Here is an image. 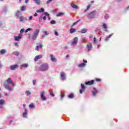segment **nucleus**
I'll use <instances>...</instances> for the list:
<instances>
[{
  "label": "nucleus",
  "mask_w": 129,
  "mask_h": 129,
  "mask_svg": "<svg viewBox=\"0 0 129 129\" xmlns=\"http://www.w3.org/2000/svg\"><path fill=\"white\" fill-rule=\"evenodd\" d=\"M81 86L82 89L80 90V93L82 94V93H83L85 91V86L83 84H81Z\"/></svg>",
  "instance_id": "8"
},
{
  "label": "nucleus",
  "mask_w": 129,
  "mask_h": 129,
  "mask_svg": "<svg viewBox=\"0 0 129 129\" xmlns=\"http://www.w3.org/2000/svg\"><path fill=\"white\" fill-rule=\"evenodd\" d=\"M27 115H28V110L26 108L25 109V112L23 113V117H27Z\"/></svg>",
  "instance_id": "16"
},
{
  "label": "nucleus",
  "mask_w": 129,
  "mask_h": 129,
  "mask_svg": "<svg viewBox=\"0 0 129 129\" xmlns=\"http://www.w3.org/2000/svg\"><path fill=\"white\" fill-rule=\"evenodd\" d=\"M63 15H64V13H59L56 15V17H61V16H63Z\"/></svg>",
  "instance_id": "34"
},
{
  "label": "nucleus",
  "mask_w": 129,
  "mask_h": 129,
  "mask_svg": "<svg viewBox=\"0 0 129 129\" xmlns=\"http://www.w3.org/2000/svg\"><path fill=\"white\" fill-rule=\"evenodd\" d=\"M95 81H96L97 82H100V81H101V79H95Z\"/></svg>",
  "instance_id": "39"
},
{
  "label": "nucleus",
  "mask_w": 129,
  "mask_h": 129,
  "mask_svg": "<svg viewBox=\"0 0 129 129\" xmlns=\"http://www.w3.org/2000/svg\"><path fill=\"white\" fill-rule=\"evenodd\" d=\"M32 19H33V17L32 16H30V17L29 18V21H31V20H32Z\"/></svg>",
  "instance_id": "54"
},
{
  "label": "nucleus",
  "mask_w": 129,
  "mask_h": 129,
  "mask_svg": "<svg viewBox=\"0 0 129 129\" xmlns=\"http://www.w3.org/2000/svg\"><path fill=\"white\" fill-rule=\"evenodd\" d=\"M44 11V8H41L40 10H37L36 12L37 13H43Z\"/></svg>",
  "instance_id": "29"
},
{
  "label": "nucleus",
  "mask_w": 129,
  "mask_h": 129,
  "mask_svg": "<svg viewBox=\"0 0 129 129\" xmlns=\"http://www.w3.org/2000/svg\"><path fill=\"white\" fill-rule=\"evenodd\" d=\"M85 84H86V85H93L94 84H95V81L94 80H92L88 82H85Z\"/></svg>",
  "instance_id": "4"
},
{
  "label": "nucleus",
  "mask_w": 129,
  "mask_h": 129,
  "mask_svg": "<svg viewBox=\"0 0 129 129\" xmlns=\"http://www.w3.org/2000/svg\"><path fill=\"white\" fill-rule=\"evenodd\" d=\"M6 104V101L4 99L0 100V108H3V105H5Z\"/></svg>",
  "instance_id": "9"
},
{
  "label": "nucleus",
  "mask_w": 129,
  "mask_h": 129,
  "mask_svg": "<svg viewBox=\"0 0 129 129\" xmlns=\"http://www.w3.org/2000/svg\"><path fill=\"white\" fill-rule=\"evenodd\" d=\"M43 20H44V21H46V19H47V17L46 16H44L42 18Z\"/></svg>",
  "instance_id": "52"
},
{
  "label": "nucleus",
  "mask_w": 129,
  "mask_h": 129,
  "mask_svg": "<svg viewBox=\"0 0 129 129\" xmlns=\"http://www.w3.org/2000/svg\"><path fill=\"white\" fill-rule=\"evenodd\" d=\"M19 68V66L18 64L12 65L10 67L11 70H15Z\"/></svg>",
  "instance_id": "10"
},
{
  "label": "nucleus",
  "mask_w": 129,
  "mask_h": 129,
  "mask_svg": "<svg viewBox=\"0 0 129 129\" xmlns=\"http://www.w3.org/2000/svg\"><path fill=\"white\" fill-rule=\"evenodd\" d=\"M97 40H96V37H94V41H93V43L94 44H95V43H96Z\"/></svg>",
  "instance_id": "44"
},
{
  "label": "nucleus",
  "mask_w": 129,
  "mask_h": 129,
  "mask_svg": "<svg viewBox=\"0 0 129 129\" xmlns=\"http://www.w3.org/2000/svg\"><path fill=\"white\" fill-rule=\"evenodd\" d=\"M41 58H42V55L36 56L34 58V61H37L38 59H41Z\"/></svg>",
  "instance_id": "19"
},
{
  "label": "nucleus",
  "mask_w": 129,
  "mask_h": 129,
  "mask_svg": "<svg viewBox=\"0 0 129 129\" xmlns=\"http://www.w3.org/2000/svg\"><path fill=\"white\" fill-rule=\"evenodd\" d=\"M5 96H9L10 95V94L7 93H6L5 94Z\"/></svg>",
  "instance_id": "53"
},
{
  "label": "nucleus",
  "mask_w": 129,
  "mask_h": 129,
  "mask_svg": "<svg viewBox=\"0 0 129 129\" xmlns=\"http://www.w3.org/2000/svg\"><path fill=\"white\" fill-rule=\"evenodd\" d=\"M60 96H61V98H63V97H64V96H65V95L61 94L60 95Z\"/></svg>",
  "instance_id": "55"
},
{
  "label": "nucleus",
  "mask_w": 129,
  "mask_h": 129,
  "mask_svg": "<svg viewBox=\"0 0 129 129\" xmlns=\"http://www.w3.org/2000/svg\"><path fill=\"white\" fill-rule=\"evenodd\" d=\"M34 17H37L38 16V14H37V13H35L34 15Z\"/></svg>",
  "instance_id": "56"
},
{
  "label": "nucleus",
  "mask_w": 129,
  "mask_h": 129,
  "mask_svg": "<svg viewBox=\"0 0 129 129\" xmlns=\"http://www.w3.org/2000/svg\"><path fill=\"white\" fill-rule=\"evenodd\" d=\"M51 2H52L51 0H48V1H47L46 2L47 5H49V4H50V3H51Z\"/></svg>",
  "instance_id": "48"
},
{
  "label": "nucleus",
  "mask_w": 129,
  "mask_h": 129,
  "mask_svg": "<svg viewBox=\"0 0 129 129\" xmlns=\"http://www.w3.org/2000/svg\"><path fill=\"white\" fill-rule=\"evenodd\" d=\"M75 32H76V29L74 28H72L70 30V33L71 34H73L74 33H75Z\"/></svg>",
  "instance_id": "22"
},
{
  "label": "nucleus",
  "mask_w": 129,
  "mask_h": 129,
  "mask_svg": "<svg viewBox=\"0 0 129 129\" xmlns=\"http://www.w3.org/2000/svg\"><path fill=\"white\" fill-rule=\"evenodd\" d=\"M23 107H24V108H25V107H26V104L23 105Z\"/></svg>",
  "instance_id": "63"
},
{
  "label": "nucleus",
  "mask_w": 129,
  "mask_h": 129,
  "mask_svg": "<svg viewBox=\"0 0 129 129\" xmlns=\"http://www.w3.org/2000/svg\"><path fill=\"white\" fill-rule=\"evenodd\" d=\"M29 66V64H28V63H24L21 66V68H27V67H28Z\"/></svg>",
  "instance_id": "24"
},
{
  "label": "nucleus",
  "mask_w": 129,
  "mask_h": 129,
  "mask_svg": "<svg viewBox=\"0 0 129 129\" xmlns=\"http://www.w3.org/2000/svg\"><path fill=\"white\" fill-rule=\"evenodd\" d=\"M83 61L84 63H87V60H86L83 59Z\"/></svg>",
  "instance_id": "57"
},
{
  "label": "nucleus",
  "mask_w": 129,
  "mask_h": 129,
  "mask_svg": "<svg viewBox=\"0 0 129 129\" xmlns=\"http://www.w3.org/2000/svg\"><path fill=\"white\" fill-rule=\"evenodd\" d=\"M15 45L16 46H18V43H15Z\"/></svg>",
  "instance_id": "62"
},
{
  "label": "nucleus",
  "mask_w": 129,
  "mask_h": 129,
  "mask_svg": "<svg viewBox=\"0 0 129 129\" xmlns=\"http://www.w3.org/2000/svg\"><path fill=\"white\" fill-rule=\"evenodd\" d=\"M86 66V64L83 62L78 65V67H79V68H83Z\"/></svg>",
  "instance_id": "18"
},
{
  "label": "nucleus",
  "mask_w": 129,
  "mask_h": 129,
  "mask_svg": "<svg viewBox=\"0 0 129 129\" xmlns=\"http://www.w3.org/2000/svg\"><path fill=\"white\" fill-rule=\"evenodd\" d=\"M32 30V28H28L27 29V31H31Z\"/></svg>",
  "instance_id": "59"
},
{
  "label": "nucleus",
  "mask_w": 129,
  "mask_h": 129,
  "mask_svg": "<svg viewBox=\"0 0 129 129\" xmlns=\"http://www.w3.org/2000/svg\"><path fill=\"white\" fill-rule=\"evenodd\" d=\"M103 27L105 29V31H106V29H107V25H106V24H103Z\"/></svg>",
  "instance_id": "33"
},
{
  "label": "nucleus",
  "mask_w": 129,
  "mask_h": 129,
  "mask_svg": "<svg viewBox=\"0 0 129 129\" xmlns=\"http://www.w3.org/2000/svg\"><path fill=\"white\" fill-rule=\"evenodd\" d=\"M39 32H40V30L36 29L35 32H34V33L32 36L33 40H36V39L37 38V37H38V35H39Z\"/></svg>",
  "instance_id": "2"
},
{
  "label": "nucleus",
  "mask_w": 129,
  "mask_h": 129,
  "mask_svg": "<svg viewBox=\"0 0 129 129\" xmlns=\"http://www.w3.org/2000/svg\"><path fill=\"white\" fill-rule=\"evenodd\" d=\"M112 36H113V33H111V34H110L108 36V37L106 38H105V41H106L107 42V41H108V40H109V39H110V38H111V37H112Z\"/></svg>",
  "instance_id": "23"
},
{
  "label": "nucleus",
  "mask_w": 129,
  "mask_h": 129,
  "mask_svg": "<svg viewBox=\"0 0 129 129\" xmlns=\"http://www.w3.org/2000/svg\"><path fill=\"white\" fill-rule=\"evenodd\" d=\"M98 93V91H97V89H96L95 88H93V90L92 91V94L94 96H95L96 94Z\"/></svg>",
  "instance_id": "13"
},
{
  "label": "nucleus",
  "mask_w": 129,
  "mask_h": 129,
  "mask_svg": "<svg viewBox=\"0 0 129 129\" xmlns=\"http://www.w3.org/2000/svg\"><path fill=\"white\" fill-rule=\"evenodd\" d=\"M50 57H51V60L52 61V62H56L57 61V59L54 56H53L52 54H50Z\"/></svg>",
  "instance_id": "20"
},
{
  "label": "nucleus",
  "mask_w": 129,
  "mask_h": 129,
  "mask_svg": "<svg viewBox=\"0 0 129 129\" xmlns=\"http://www.w3.org/2000/svg\"><path fill=\"white\" fill-rule=\"evenodd\" d=\"M71 6L73 9H79L78 6L75 5L74 4H71Z\"/></svg>",
  "instance_id": "26"
},
{
  "label": "nucleus",
  "mask_w": 129,
  "mask_h": 129,
  "mask_svg": "<svg viewBox=\"0 0 129 129\" xmlns=\"http://www.w3.org/2000/svg\"><path fill=\"white\" fill-rule=\"evenodd\" d=\"M26 4H28L29 3V0H25Z\"/></svg>",
  "instance_id": "58"
},
{
  "label": "nucleus",
  "mask_w": 129,
  "mask_h": 129,
  "mask_svg": "<svg viewBox=\"0 0 129 129\" xmlns=\"http://www.w3.org/2000/svg\"><path fill=\"white\" fill-rule=\"evenodd\" d=\"M22 38V35L19 34L18 36H15L14 39L15 41H20V39Z\"/></svg>",
  "instance_id": "17"
},
{
  "label": "nucleus",
  "mask_w": 129,
  "mask_h": 129,
  "mask_svg": "<svg viewBox=\"0 0 129 129\" xmlns=\"http://www.w3.org/2000/svg\"><path fill=\"white\" fill-rule=\"evenodd\" d=\"M66 75L65 74V73L64 72H61L60 73V76L62 80H65V79H66V78H65Z\"/></svg>",
  "instance_id": "12"
},
{
  "label": "nucleus",
  "mask_w": 129,
  "mask_h": 129,
  "mask_svg": "<svg viewBox=\"0 0 129 129\" xmlns=\"http://www.w3.org/2000/svg\"><path fill=\"white\" fill-rule=\"evenodd\" d=\"M126 10H129V6L127 7Z\"/></svg>",
  "instance_id": "64"
},
{
  "label": "nucleus",
  "mask_w": 129,
  "mask_h": 129,
  "mask_svg": "<svg viewBox=\"0 0 129 129\" xmlns=\"http://www.w3.org/2000/svg\"><path fill=\"white\" fill-rule=\"evenodd\" d=\"M69 54H68L67 56H66V58H69Z\"/></svg>",
  "instance_id": "61"
},
{
  "label": "nucleus",
  "mask_w": 129,
  "mask_h": 129,
  "mask_svg": "<svg viewBox=\"0 0 129 129\" xmlns=\"http://www.w3.org/2000/svg\"><path fill=\"white\" fill-rule=\"evenodd\" d=\"M90 7H91V5H89L87 7V10H89L90 9Z\"/></svg>",
  "instance_id": "50"
},
{
  "label": "nucleus",
  "mask_w": 129,
  "mask_h": 129,
  "mask_svg": "<svg viewBox=\"0 0 129 129\" xmlns=\"http://www.w3.org/2000/svg\"><path fill=\"white\" fill-rule=\"evenodd\" d=\"M95 15V11H92L89 14V18H93Z\"/></svg>",
  "instance_id": "14"
},
{
  "label": "nucleus",
  "mask_w": 129,
  "mask_h": 129,
  "mask_svg": "<svg viewBox=\"0 0 129 129\" xmlns=\"http://www.w3.org/2000/svg\"><path fill=\"white\" fill-rule=\"evenodd\" d=\"M68 97H69V98H71V99L74 98V94H71L68 96Z\"/></svg>",
  "instance_id": "27"
},
{
  "label": "nucleus",
  "mask_w": 129,
  "mask_h": 129,
  "mask_svg": "<svg viewBox=\"0 0 129 129\" xmlns=\"http://www.w3.org/2000/svg\"><path fill=\"white\" fill-rule=\"evenodd\" d=\"M32 82H33V85H36V80H33Z\"/></svg>",
  "instance_id": "46"
},
{
  "label": "nucleus",
  "mask_w": 129,
  "mask_h": 129,
  "mask_svg": "<svg viewBox=\"0 0 129 129\" xmlns=\"http://www.w3.org/2000/svg\"><path fill=\"white\" fill-rule=\"evenodd\" d=\"M16 15L17 17H19V16H20V11H17L16 12Z\"/></svg>",
  "instance_id": "40"
},
{
  "label": "nucleus",
  "mask_w": 129,
  "mask_h": 129,
  "mask_svg": "<svg viewBox=\"0 0 129 129\" xmlns=\"http://www.w3.org/2000/svg\"><path fill=\"white\" fill-rule=\"evenodd\" d=\"M50 24H51V25H54V24H56V21L53 20L51 21H50Z\"/></svg>",
  "instance_id": "38"
},
{
  "label": "nucleus",
  "mask_w": 129,
  "mask_h": 129,
  "mask_svg": "<svg viewBox=\"0 0 129 129\" xmlns=\"http://www.w3.org/2000/svg\"><path fill=\"white\" fill-rule=\"evenodd\" d=\"M36 4L37 5H41V1L40 0H34Z\"/></svg>",
  "instance_id": "30"
},
{
  "label": "nucleus",
  "mask_w": 129,
  "mask_h": 129,
  "mask_svg": "<svg viewBox=\"0 0 129 129\" xmlns=\"http://www.w3.org/2000/svg\"><path fill=\"white\" fill-rule=\"evenodd\" d=\"M48 69H49L48 63H44L39 67V70L40 71H46Z\"/></svg>",
  "instance_id": "1"
},
{
  "label": "nucleus",
  "mask_w": 129,
  "mask_h": 129,
  "mask_svg": "<svg viewBox=\"0 0 129 129\" xmlns=\"http://www.w3.org/2000/svg\"><path fill=\"white\" fill-rule=\"evenodd\" d=\"M77 24V22H75V23H74L72 25V28L73 27H74V26H75V25H76Z\"/></svg>",
  "instance_id": "47"
},
{
  "label": "nucleus",
  "mask_w": 129,
  "mask_h": 129,
  "mask_svg": "<svg viewBox=\"0 0 129 129\" xmlns=\"http://www.w3.org/2000/svg\"><path fill=\"white\" fill-rule=\"evenodd\" d=\"M5 53H6V49H2L0 51V53L1 55H4Z\"/></svg>",
  "instance_id": "25"
},
{
  "label": "nucleus",
  "mask_w": 129,
  "mask_h": 129,
  "mask_svg": "<svg viewBox=\"0 0 129 129\" xmlns=\"http://www.w3.org/2000/svg\"><path fill=\"white\" fill-rule=\"evenodd\" d=\"M39 48H43V44L41 43H37V46H36V51H39Z\"/></svg>",
  "instance_id": "11"
},
{
  "label": "nucleus",
  "mask_w": 129,
  "mask_h": 129,
  "mask_svg": "<svg viewBox=\"0 0 129 129\" xmlns=\"http://www.w3.org/2000/svg\"><path fill=\"white\" fill-rule=\"evenodd\" d=\"M44 14H45V16H47V17L50 16V15L47 12H45V13H44Z\"/></svg>",
  "instance_id": "49"
},
{
  "label": "nucleus",
  "mask_w": 129,
  "mask_h": 129,
  "mask_svg": "<svg viewBox=\"0 0 129 129\" xmlns=\"http://www.w3.org/2000/svg\"><path fill=\"white\" fill-rule=\"evenodd\" d=\"M92 37H93L92 35H91V34L90 35L89 38H92Z\"/></svg>",
  "instance_id": "60"
},
{
  "label": "nucleus",
  "mask_w": 129,
  "mask_h": 129,
  "mask_svg": "<svg viewBox=\"0 0 129 129\" xmlns=\"http://www.w3.org/2000/svg\"><path fill=\"white\" fill-rule=\"evenodd\" d=\"M108 18H109V16L107 14H106V15L104 17V18L106 19V20H107Z\"/></svg>",
  "instance_id": "41"
},
{
  "label": "nucleus",
  "mask_w": 129,
  "mask_h": 129,
  "mask_svg": "<svg viewBox=\"0 0 129 129\" xmlns=\"http://www.w3.org/2000/svg\"><path fill=\"white\" fill-rule=\"evenodd\" d=\"M25 31V29L24 28H22L21 30H20V33H23V32Z\"/></svg>",
  "instance_id": "51"
},
{
  "label": "nucleus",
  "mask_w": 129,
  "mask_h": 129,
  "mask_svg": "<svg viewBox=\"0 0 129 129\" xmlns=\"http://www.w3.org/2000/svg\"><path fill=\"white\" fill-rule=\"evenodd\" d=\"M82 42L83 43H85V42H86V39L85 38H84L82 39Z\"/></svg>",
  "instance_id": "45"
},
{
  "label": "nucleus",
  "mask_w": 129,
  "mask_h": 129,
  "mask_svg": "<svg viewBox=\"0 0 129 129\" xmlns=\"http://www.w3.org/2000/svg\"><path fill=\"white\" fill-rule=\"evenodd\" d=\"M44 35H42L43 38H44L45 36L48 35V34H49V32H48V31H44Z\"/></svg>",
  "instance_id": "31"
},
{
  "label": "nucleus",
  "mask_w": 129,
  "mask_h": 129,
  "mask_svg": "<svg viewBox=\"0 0 129 129\" xmlns=\"http://www.w3.org/2000/svg\"><path fill=\"white\" fill-rule=\"evenodd\" d=\"M6 82L8 84H12V86H16V84L14 83V82H13V80L10 78H8L6 80Z\"/></svg>",
  "instance_id": "5"
},
{
  "label": "nucleus",
  "mask_w": 129,
  "mask_h": 129,
  "mask_svg": "<svg viewBox=\"0 0 129 129\" xmlns=\"http://www.w3.org/2000/svg\"><path fill=\"white\" fill-rule=\"evenodd\" d=\"M4 87L6 88V89L9 90L10 91H12V90H13V88L10 87V86H9V85L6 83L4 84Z\"/></svg>",
  "instance_id": "6"
},
{
  "label": "nucleus",
  "mask_w": 129,
  "mask_h": 129,
  "mask_svg": "<svg viewBox=\"0 0 129 129\" xmlns=\"http://www.w3.org/2000/svg\"><path fill=\"white\" fill-rule=\"evenodd\" d=\"M78 43V37H75L74 39V41L71 42V45H76Z\"/></svg>",
  "instance_id": "7"
},
{
  "label": "nucleus",
  "mask_w": 129,
  "mask_h": 129,
  "mask_svg": "<svg viewBox=\"0 0 129 129\" xmlns=\"http://www.w3.org/2000/svg\"><path fill=\"white\" fill-rule=\"evenodd\" d=\"M29 106V108H35V105H34L33 103H31Z\"/></svg>",
  "instance_id": "28"
},
{
  "label": "nucleus",
  "mask_w": 129,
  "mask_h": 129,
  "mask_svg": "<svg viewBox=\"0 0 129 129\" xmlns=\"http://www.w3.org/2000/svg\"><path fill=\"white\" fill-rule=\"evenodd\" d=\"M25 20H26V19H25L24 18V17L22 16L20 18V22H24L25 21Z\"/></svg>",
  "instance_id": "32"
},
{
  "label": "nucleus",
  "mask_w": 129,
  "mask_h": 129,
  "mask_svg": "<svg viewBox=\"0 0 129 129\" xmlns=\"http://www.w3.org/2000/svg\"><path fill=\"white\" fill-rule=\"evenodd\" d=\"M40 97L43 101H46V100H47V98L45 96V91L40 92Z\"/></svg>",
  "instance_id": "3"
},
{
  "label": "nucleus",
  "mask_w": 129,
  "mask_h": 129,
  "mask_svg": "<svg viewBox=\"0 0 129 129\" xmlns=\"http://www.w3.org/2000/svg\"><path fill=\"white\" fill-rule=\"evenodd\" d=\"M54 34L55 36H58L59 34H58V32H57V30L54 31Z\"/></svg>",
  "instance_id": "42"
},
{
  "label": "nucleus",
  "mask_w": 129,
  "mask_h": 129,
  "mask_svg": "<svg viewBox=\"0 0 129 129\" xmlns=\"http://www.w3.org/2000/svg\"><path fill=\"white\" fill-rule=\"evenodd\" d=\"M50 95H51V96H52V97L55 96V95L54 94V93L52 92H51L50 93Z\"/></svg>",
  "instance_id": "43"
},
{
  "label": "nucleus",
  "mask_w": 129,
  "mask_h": 129,
  "mask_svg": "<svg viewBox=\"0 0 129 129\" xmlns=\"http://www.w3.org/2000/svg\"><path fill=\"white\" fill-rule=\"evenodd\" d=\"M13 54H14L16 56H18L19 55H20V53L18 51L14 52Z\"/></svg>",
  "instance_id": "35"
},
{
  "label": "nucleus",
  "mask_w": 129,
  "mask_h": 129,
  "mask_svg": "<svg viewBox=\"0 0 129 129\" xmlns=\"http://www.w3.org/2000/svg\"><path fill=\"white\" fill-rule=\"evenodd\" d=\"M87 48L88 49V51H91V49H92V45L91 43H89L87 46Z\"/></svg>",
  "instance_id": "15"
},
{
  "label": "nucleus",
  "mask_w": 129,
  "mask_h": 129,
  "mask_svg": "<svg viewBox=\"0 0 129 129\" xmlns=\"http://www.w3.org/2000/svg\"><path fill=\"white\" fill-rule=\"evenodd\" d=\"M87 32V29H82L81 31H79V33H82V34H85Z\"/></svg>",
  "instance_id": "21"
},
{
  "label": "nucleus",
  "mask_w": 129,
  "mask_h": 129,
  "mask_svg": "<svg viewBox=\"0 0 129 129\" xmlns=\"http://www.w3.org/2000/svg\"><path fill=\"white\" fill-rule=\"evenodd\" d=\"M25 93H26V95L29 96V95H30V94H31V92H30V91H26L25 92Z\"/></svg>",
  "instance_id": "36"
},
{
  "label": "nucleus",
  "mask_w": 129,
  "mask_h": 129,
  "mask_svg": "<svg viewBox=\"0 0 129 129\" xmlns=\"http://www.w3.org/2000/svg\"><path fill=\"white\" fill-rule=\"evenodd\" d=\"M21 11L23 12L24 11H26V6H23L21 7Z\"/></svg>",
  "instance_id": "37"
}]
</instances>
